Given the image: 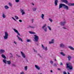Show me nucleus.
<instances>
[{"label":"nucleus","mask_w":74,"mask_h":74,"mask_svg":"<svg viewBox=\"0 0 74 74\" xmlns=\"http://www.w3.org/2000/svg\"><path fill=\"white\" fill-rule=\"evenodd\" d=\"M34 41L36 42H38V39H39V37L38 36H37L36 35H34Z\"/></svg>","instance_id":"2"},{"label":"nucleus","mask_w":74,"mask_h":74,"mask_svg":"<svg viewBox=\"0 0 74 74\" xmlns=\"http://www.w3.org/2000/svg\"><path fill=\"white\" fill-rule=\"evenodd\" d=\"M68 74H70V73H69V72H68Z\"/></svg>","instance_id":"58"},{"label":"nucleus","mask_w":74,"mask_h":74,"mask_svg":"<svg viewBox=\"0 0 74 74\" xmlns=\"http://www.w3.org/2000/svg\"><path fill=\"white\" fill-rule=\"evenodd\" d=\"M68 5L69 6H74V3H69Z\"/></svg>","instance_id":"18"},{"label":"nucleus","mask_w":74,"mask_h":74,"mask_svg":"<svg viewBox=\"0 0 74 74\" xmlns=\"http://www.w3.org/2000/svg\"><path fill=\"white\" fill-rule=\"evenodd\" d=\"M19 21L20 22H22V21L21 20H19Z\"/></svg>","instance_id":"49"},{"label":"nucleus","mask_w":74,"mask_h":74,"mask_svg":"<svg viewBox=\"0 0 74 74\" xmlns=\"http://www.w3.org/2000/svg\"><path fill=\"white\" fill-rule=\"evenodd\" d=\"M61 1L66 4H68V1L67 0H61Z\"/></svg>","instance_id":"17"},{"label":"nucleus","mask_w":74,"mask_h":74,"mask_svg":"<svg viewBox=\"0 0 74 74\" xmlns=\"http://www.w3.org/2000/svg\"><path fill=\"white\" fill-rule=\"evenodd\" d=\"M7 63L8 64H9V65L11 64V62L10 61H7Z\"/></svg>","instance_id":"26"},{"label":"nucleus","mask_w":74,"mask_h":74,"mask_svg":"<svg viewBox=\"0 0 74 74\" xmlns=\"http://www.w3.org/2000/svg\"><path fill=\"white\" fill-rule=\"evenodd\" d=\"M16 56H17L18 57V58H21V56L19 55H18L17 54H16Z\"/></svg>","instance_id":"46"},{"label":"nucleus","mask_w":74,"mask_h":74,"mask_svg":"<svg viewBox=\"0 0 74 74\" xmlns=\"http://www.w3.org/2000/svg\"><path fill=\"white\" fill-rule=\"evenodd\" d=\"M7 60L5 59H4L3 60V62L4 63H5V64H7Z\"/></svg>","instance_id":"21"},{"label":"nucleus","mask_w":74,"mask_h":74,"mask_svg":"<svg viewBox=\"0 0 74 74\" xmlns=\"http://www.w3.org/2000/svg\"><path fill=\"white\" fill-rule=\"evenodd\" d=\"M50 62L51 64H53V61L52 60L50 61Z\"/></svg>","instance_id":"39"},{"label":"nucleus","mask_w":74,"mask_h":74,"mask_svg":"<svg viewBox=\"0 0 74 74\" xmlns=\"http://www.w3.org/2000/svg\"><path fill=\"white\" fill-rule=\"evenodd\" d=\"M60 65H61V66H62V65H63V64L61 62Z\"/></svg>","instance_id":"52"},{"label":"nucleus","mask_w":74,"mask_h":74,"mask_svg":"<svg viewBox=\"0 0 74 74\" xmlns=\"http://www.w3.org/2000/svg\"><path fill=\"white\" fill-rule=\"evenodd\" d=\"M8 37V32H5V36H3V38L4 40H7Z\"/></svg>","instance_id":"4"},{"label":"nucleus","mask_w":74,"mask_h":74,"mask_svg":"<svg viewBox=\"0 0 74 74\" xmlns=\"http://www.w3.org/2000/svg\"><path fill=\"white\" fill-rule=\"evenodd\" d=\"M17 37L18 38V39L19 40V41H21V42H23V40H22V38H20L18 36V35L17 36Z\"/></svg>","instance_id":"16"},{"label":"nucleus","mask_w":74,"mask_h":74,"mask_svg":"<svg viewBox=\"0 0 74 74\" xmlns=\"http://www.w3.org/2000/svg\"><path fill=\"white\" fill-rule=\"evenodd\" d=\"M63 29H67L66 28V27H63Z\"/></svg>","instance_id":"51"},{"label":"nucleus","mask_w":74,"mask_h":74,"mask_svg":"<svg viewBox=\"0 0 74 74\" xmlns=\"http://www.w3.org/2000/svg\"><path fill=\"white\" fill-rule=\"evenodd\" d=\"M13 30H14V31L15 33H17V34L18 35V36H21L20 34H19V33L18 32V31L17 30H16V29L15 28H13Z\"/></svg>","instance_id":"8"},{"label":"nucleus","mask_w":74,"mask_h":74,"mask_svg":"<svg viewBox=\"0 0 74 74\" xmlns=\"http://www.w3.org/2000/svg\"><path fill=\"white\" fill-rule=\"evenodd\" d=\"M12 66H13L14 67H16V65L15 64H12Z\"/></svg>","instance_id":"41"},{"label":"nucleus","mask_w":74,"mask_h":74,"mask_svg":"<svg viewBox=\"0 0 74 74\" xmlns=\"http://www.w3.org/2000/svg\"><path fill=\"white\" fill-rule=\"evenodd\" d=\"M58 70H60V69L59 68H58Z\"/></svg>","instance_id":"54"},{"label":"nucleus","mask_w":74,"mask_h":74,"mask_svg":"<svg viewBox=\"0 0 74 74\" xmlns=\"http://www.w3.org/2000/svg\"><path fill=\"white\" fill-rule=\"evenodd\" d=\"M5 8L6 9H8L9 8V7H8L7 5H6L5 6Z\"/></svg>","instance_id":"35"},{"label":"nucleus","mask_w":74,"mask_h":74,"mask_svg":"<svg viewBox=\"0 0 74 74\" xmlns=\"http://www.w3.org/2000/svg\"><path fill=\"white\" fill-rule=\"evenodd\" d=\"M53 66H56V64H54Z\"/></svg>","instance_id":"48"},{"label":"nucleus","mask_w":74,"mask_h":74,"mask_svg":"<svg viewBox=\"0 0 74 74\" xmlns=\"http://www.w3.org/2000/svg\"><path fill=\"white\" fill-rule=\"evenodd\" d=\"M27 42H32V41L30 39H28L27 40Z\"/></svg>","instance_id":"28"},{"label":"nucleus","mask_w":74,"mask_h":74,"mask_svg":"<svg viewBox=\"0 0 74 74\" xmlns=\"http://www.w3.org/2000/svg\"><path fill=\"white\" fill-rule=\"evenodd\" d=\"M12 19H14V21H16V19H15L14 18V17H12Z\"/></svg>","instance_id":"44"},{"label":"nucleus","mask_w":74,"mask_h":74,"mask_svg":"<svg viewBox=\"0 0 74 74\" xmlns=\"http://www.w3.org/2000/svg\"><path fill=\"white\" fill-rule=\"evenodd\" d=\"M1 56L2 57V58H3V59H6V57L3 54H2L1 55Z\"/></svg>","instance_id":"23"},{"label":"nucleus","mask_w":74,"mask_h":74,"mask_svg":"<svg viewBox=\"0 0 74 74\" xmlns=\"http://www.w3.org/2000/svg\"><path fill=\"white\" fill-rule=\"evenodd\" d=\"M37 55H38V56H39V57H40V58H42V56H41V54H40L38 53Z\"/></svg>","instance_id":"29"},{"label":"nucleus","mask_w":74,"mask_h":74,"mask_svg":"<svg viewBox=\"0 0 74 74\" xmlns=\"http://www.w3.org/2000/svg\"><path fill=\"white\" fill-rule=\"evenodd\" d=\"M34 51L35 52H36V53H37V50H35V49H34Z\"/></svg>","instance_id":"43"},{"label":"nucleus","mask_w":74,"mask_h":74,"mask_svg":"<svg viewBox=\"0 0 74 74\" xmlns=\"http://www.w3.org/2000/svg\"><path fill=\"white\" fill-rule=\"evenodd\" d=\"M14 17L15 19H19V18H18V16H15Z\"/></svg>","instance_id":"38"},{"label":"nucleus","mask_w":74,"mask_h":74,"mask_svg":"<svg viewBox=\"0 0 74 74\" xmlns=\"http://www.w3.org/2000/svg\"><path fill=\"white\" fill-rule=\"evenodd\" d=\"M55 40L54 39H52L51 40V41L49 42V44H54L55 42Z\"/></svg>","instance_id":"10"},{"label":"nucleus","mask_w":74,"mask_h":74,"mask_svg":"<svg viewBox=\"0 0 74 74\" xmlns=\"http://www.w3.org/2000/svg\"><path fill=\"white\" fill-rule=\"evenodd\" d=\"M47 28H48L49 30H50V31L51 30V27L49 26H47Z\"/></svg>","instance_id":"32"},{"label":"nucleus","mask_w":74,"mask_h":74,"mask_svg":"<svg viewBox=\"0 0 74 74\" xmlns=\"http://www.w3.org/2000/svg\"><path fill=\"white\" fill-rule=\"evenodd\" d=\"M68 48H70V49H71V50H73V51H74V48L73 47L71 46H69Z\"/></svg>","instance_id":"22"},{"label":"nucleus","mask_w":74,"mask_h":74,"mask_svg":"<svg viewBox=\"0 0 74 74\" xmlns=\"http://www.w3.org/2000/svg\"><path fill=\"white\" fill-rule=\"evenodd\" d=\"M67 58L68 59V60H69V61H70V60H71V56H69L67 57Z\"/></svg>","instance_id":"25"},{"label":"nucleus","mask_w":74,"mask_h":74,"mask_svg":"<svg viewBox=\"0 0 74 74\" xmlns=\"http://www.w3.org/2000/svg\"><path fill=\"white\" fill-rule=\"evenodd\" d=\"M40 17L42 19H44V14H41V16H40Z\"/></svg>","instance_id":"24"},{"label":"nucleus","mask_w":74,"mask_h":74,"mask_svg":"<svg viewBox=\"0 0 74 74\" xmlns=\"http://www.w3.org/2000/svg\"><path fill=\"white\" fill-rule=\"evenodd\" d=\"M66 68L68 69V70H73V67L72 66V65L71 63L66 64Z\"/></svg>","instance_id":"1"},{"label":"nucleus","mask_w":74,"mask_h":74,"mask_svg":"<svg viewBox=\"0 0 74 74\" xmlns=\"http://www.w3.org/2000/svg\"><path fill=\"white\" fill-rule=\"evenodd\" d=\"M42 47L43 49H44V50H45V51H48V48H47V47H45L43 45H42Z\"/></svg>","instance_id":"7"},{"label":"nucleus","mask_w":74,"mask_h":74,"mask_svg":"<svg viewBox=\"0 0 74 74\" xmlns=\"http://www.w3.org/2000/svg\"><path fill=\"white\" fill-rule=\"evenodd\" d=\"M49 21H50V22L51 23H52V22H53V20H52V19L51 18H49Z\"/></svg>","instance_id":"34"},{"label":"nucleus","mask_w":74,"mask_h":74,"mask_svg":"<svg viewBox=\"0 0 74 74\" xmlns=\"http://www.w3.org/2000/svg\"><path fill=\"white\" fill-rule=\"evenodd\" d=\"M2 16L3 17V18H5L6 17V16L4 13H3L2 14Z\"/></svg>","instance_id":"27"},{"label":"nucleus","mask_w":74,"mask_h":74,"mask_svg":"<svg viewBox=\"0 0 74 74\" xmlns=\"http://www.w3.org/2000/svg\"><path fill=\"white\" fill-rule=\"evenodd\" d=\"M58 0H55L54 4L55 6H57L58 5Z\"/></svg>","instance_id":"15"},{"label":"nucleus","mask_w":74,"mask_h":74,"mask_svg":"<svg viewBox=\"0 0 74 74\" xmlns=\"http://www.w3.org/2000/svg\"><path fill=\"white\" fill-rule=\"evenodd\" d=\"M21 53L23 58H26V55L22 51H21Z\"/></svg>","instance_id":"9"},{"label":"nucleus","mask_w":74,"mask_h":74,"mask_svg":"<svg viewBox=\"0 0 74 74\" xmlns=\"http://www.w3.org/2000/svg\"><path fill=\"white\" fill-rule=\"evenodd\" d=\"M60 53L63 56H65V54H64L63 52H61Z\"/></svg>","instance_id":"31"},{"label":"nucleus","mask_w":74,"mask_h":74,"mask_svg":"<svg viewBox=\"0 0 74 74\" xmlns=\"http://www.w3.org/2000/svg\"><path fill=\"white\" fill-rule=\"evenodd\" d=\"M64 8H65V9H66V10H69V7L68 6L64 4Z\"/></svg>","instance_id":"19"},{"label":"nucleus","mask_w":74,"mask_h":74,"mask_svg":"<svg viewBox=\"0 0 74 74\" xmlns=\"http://www.w3.org/2000/svg\"><path fill=\"white\" fill-rule=\"evenodd\" d=\"M50 72H51V73H52V72H53L52 70H51V71H50Z\"/></svg>","instance_id":"55"},{"label":"nucleus","mask_w":74,"mask_h":74,"mask_svg":"<svg viewBox=\"0 0 74 74\" xmlns=\"http://www.w3.org/2000/svg\"><path fill=\"white\" fill-rule=\"evenodd\" d=\"M64 4L60 3L59 6V9H60V8H62L63 7H64Z\"/></svg>","instance_id":"13"},{"label":"nucleus","mask_w":74,"mask_h":74,"mask_svg":"<svg viewBox=\"0 0 74 74\" xmlns=\"http://www.w3.org/2000/svg\"><path fill=\"white\" fill-rule=\"evenodd\" d=\"M15 1L16 3H18L19 1V0H15Z\"/></svg>","instance_id":"42"},{"label":"nucleus","mask_w":74,"mask_h":74,"mask_svg":"<svg viewBox=\"0 0 74 74\" xmlns=\"http://www.w3.org/2000/svg\"><path fill=\"white\" fill-rule=\"evenodd\" d=\"M21 13H22V15H23L24 14H25V12L24 11V10H21Z\"/></svg>","instance_id":"14"},{"label":"nucleus","mask_w":74,"mask_h":74,"mask_svg":"<svg viewBox=\"0 0 74 74\" xmlns=\"http://www.w3.org/2000/svg\"><path fill=\"white\" fill-rule=\"evenodd\" d=\"M20 74H25V73L23 72H22Z\"/></svg>","instance_id":"47"},{"label":"nucleus","mask_w":74,"mask_h":74,"mask_svg":"<svg viewBox=\"0 0 74 74\" xmlns=\"http://www.w3.org/2000/svg\"><path fill=\"white\" fill-rule=\"evenodd\" d=\"M29 33L30 34H36L35 33H34L32 32H29Z\"/></svg>","instance_id":"36"},{"label":"nucleus","mask_w":74,"mask_h":74,"mask_svg":"<svg viewBox=\"0 0 74 74\" xmlns=\"http://www.w3.org/2000/svg\"><path fill=\"white\" fill-rule=\"evenodd\" d=\"M24 69L25 71H27V66H25Z\"/></svg>","instance_id":"33"},{"label":"nucleus","mask_w":74,"mask_h":74,"mask_svg":"<svg viewBox=\"0 0 74 74\" xmlns=\"http://www.w3.org/2000/svg\"><path fill=\"white\" fill-rule=\"evenodd\" d=\"M13 42L16 45H17V42H16V41H15L14 40L13 41Z\"/></svg>","instance_id":"37"},{"label":"nucleus","mask_w":74,"mask_h":74,"mask_svg":"<svg viewBox=\"0 0 74 74\" xmlns=\"http://www.w3.org/2000/svg\"><path fill=\"white\" fill-rule=\"evenodd\" d=\"M26 62H28V61L27 60H26Z\"/></svg>","instance_id":"56"},{"label":"nucleus","mask_w":74,"mask_h":74,"mask_svg":"<svg viewBox=\"0 0 74 74\" xmlns=\"http://www.w3.org/2000/svg\"><path fill=\"white\" fill-rule=\"evenodd\" d=\"M5 50L3 49H1L0 50V54H3V53H5Z\"/></svg>","instance_id":"11"},{"label":"nucleus","mask_w":74,"mask_h":74,"mask_svg":"<svg viewBox=\"0 0 74 74\" xmlns=\"http://www.w3.org/2000/svg\"><path fill=\"white\" fill-rule=\"evenodd\" d=\"M32 23H33V22H34V19H32Z\"/></svg>","instance_id":"50"},{"label":"nucleus","mask_w":74,"mask_h":74,"mask_svg":"<svg viewBox=\"0 0 74 74\" xmlns=\"http://www.w3.org/2000/svg\"><path fill=\"white\" fill-rule=\"evenodd\" d=\"M10 6L11 7V6H12V4H11V3H8Z\"/></svg>","instance_id":"40"},{"label":"nucleus","mask_w":74,"mask_h":74,"mask_svg":"<svg viewBox=\"0 0 74 74\" xmlns=\"http://www.w3.org/2000/svg\"><path fill=\"white\" fill-rule=\"evenodd\" d=\"M35 67L38 70H40V67L36 65H35Z\"/></svg>","instance_id":"12"},{"label":"nucleus","mask_w":74,"mask_h":74,"mask_svg":"<svg viewBox=\"0 0 74 74\" xmlns=\"http://www.w3.org/2000/svg\"><path fill=\"white\" fill-rule=\"evenodd\" d=\"M36 11V10H33L34 11Z\"/></svg>","instance_id":"59"},{"label":"nucleus","mask_w":74,"mask_h":74,"mask_svg":"<svg viewBox=\"0 0 74 74\" xmlns=\"http://www.w3.org/2000/svg\"><path fill=\"white\" fill-rule=\"evenodd\" d=\"M46 26H47V24H45L42 27V29H43L45 32H47V27Z\"/></svg>","instance_id":"3"},{"label":"nucleus","mask_w":74,"mask_h":74,"mask_svg":"<svg viewBox=\"0 0 74 74\" xmlns=\"http://www.w3.org/2000/svg\"><path fill=\"white\" fill-rule=\"evenodd\" d=\"M27 28L28 29H29V28H31L32 29H34V28H35V27L33 26L29 25L28 27H27Z\"/></svg>","instance_id":"20"},{"label":"nucleus","mask_w":74,"mask_h":74,"mask_svg":"<svg viewBox=\"0 0 74 74\" xmlns=\"http://www.w3.org/2000/svg\"><path fill=\"white\" fill-rule=\"evenodd\" d=\"M32 4L33 5H34V4L33 3H32Z\"/></svg>","instance_id":"53"},{"label":"nucleus","mask_w":74,"mask_h":74,"mask_svg":"<svg viewBox=\"0 0 74 74\" xmlns=\"http://www.w3.org/2000/svg\"><path fill=\"white\" fill-rule=\"evenodd\" d=\"M10 57L11 58H12V57H13V55H12V54L10 53Z\"/></svg>","instance_id":"30"},{"label":"nucleus","mask_w":74,"mask_h":74,"mask_svg":"<svg viewBox=\"0 0 74 74\" xmlns=\"http://www.w3.org/2000/svg\"><path fill=\"white\" fill-rule=\"evenodd\" d=\"M63 74H67V73H66V72L65 71H64L63 72Z\"/></svg>","instance_id":"45"},{"label":"nucleus","mask_w":74,"mask_h":74,"mask_svg":"<svg viewBox=\"0 0 74 74\" xmlns=\"http://www.w3.org/2000/svg\"><path fill=\"white\" fill-rule=\"evenodd\" d=\"M59 47L61 48H65V45L63 43H61L59 45Z\"/></svg>","instance_id":"5"},{"label":"nucleus","mask_w":74,"mask_h":74,"mask_svg":"<svg viewBox=\"0 0 74 74\" xmlns=\"http://www.w3.org/2000/svg\"><path fill=\"white\" fill-rule=\"evenodd\" d=\"M34 10H37V9L36 8H34Z\"/></svg>","instance_id":"57"},{"label":"nucleus","mask_w":74,"mask_h":74,"mask_svg":"<svg viewBox=\"0 0 74 74\" xmlns=\"http://www.w3.org/2000/svg\"><path fill=\"white\" fill-rule=\"evenodd\" d=\"M55 61H56V59H55Z\"/></svg>","instance_id":"60"},{"label":"nucleus","mask_w":74,"mask_h":74,"mask_svg":"<svg viewBox=\"0 0 74 74\" xmlns=\"http://www.w3.org/2000/svg\"><path fill=\"white\" fill-rule=\"evenodd\" d=\"M66 22L65 21H63L60 22L59 23L60 25L61 26H64Z\"/></svg>","instance_id":"6"}]
</instances>
